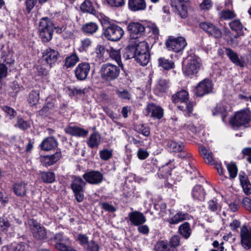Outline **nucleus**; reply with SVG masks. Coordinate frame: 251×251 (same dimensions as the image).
I'll return each instance as SVG.
<instances>
[{"instance_id": "nucleus-1", "label": "nucleus", "mask_w": 251, "mask_h": 251, "mask_svg": "<svg viewBox=\"0 0 251 251\" xmlns=\"http://www.w3.org/2000/svg\"><path fill=\"white\" fill-rule=\"evenodd\" d=\"M101 24L103 28V34L107 40L118 41L121 39L124 34L121 27L104 20L101 22Z\"/></svg>"}, {"instance_id": "nucleus-2", "label": "nucleus", "mask_w": 251, "mask_h": 251, "mask_svg": "<svg viewBox=\"0 0 251 251\" xmlns=\"http://www.w3.org/2000/svg\"><path fill=\"white\" fill-rule=\"evenodd\" d=\"M188 93L182 90L172 96L173 101L177 105V107L181 111L186 112L190 115L192 113L193 110L194 103L189 101Z\"/></svg>"}, {"instance_id": "nucleus-3", "label": "nucleus", "mask_w": 251, "mask_h": 251, "mask_svg": "<svg viewBox=\"0 0 251 251\" xmlns=\"http://www.w3.org/2000/svg\"><path fill=\"white\" fill-rule=\"evenodd\" d=\"M55 27L50 19L43 17L41 19L38 31L43 42H47L52 39L53 31Z\"/></svg>"}, {"instance_id": "nucleus-4", "label": "nucleus", "mask_w": 251, "mask_h": 251, "mask_svg": "<svg viewBox=\"0 0 251 251\" xmlns=\"http://www.w3.org/2000/svg\"><path fill=\"white\" fill-rule=\"evenodd\" d=\"M201 64V61L198 56L195 55L189 56L186 64L183 67V74L190 77L195 76L199 72Z\"/></svg>"}, {"instance_id": "nucleus-5", "label": "nucleus", "mask_w": 251, "mask_h": 251, "mask_svg": "<svg viewBox=\"0 0 251 251\" xmlns=\"http://www.w3.org/2000/svg\"><path fill=\"white\" fill-rule=\"evenodd\" d=\"M101 78L108 81H113L118 77L120 73L119 66L107 63L102 65L100 69Z\"/></svg>"}, {"instance_id": "nucleus-6", "label": "nucleus", "mask_w": 251, "mask_h": 251, "mask_svg": "<svg viewBox=\"0 0 251 251\" xmlns=\"http://www.w3.org/2000/svg\"><path fill=\"white\" fill-rule=\"evenodd\" d=\"M251 119V111L244 109L236 112L230 120L231 124L234 126H241L249 123Z\"/></svg>"}, {"instance_id": "nucleus-7", "label": "nucleus", "mask_w": 251, "mask_h": 251, "mask_svg": "<svg viewBox=\"0 0 251 251\" xmlns=\"http://www.w3.org/2000/svg\"><path fill=\"white\" fill-rule=\"evenodd\" d=\"M86 182L80 177H75L72 181L71 188L75 199L78 202H82L84 198V192Z\"/></svg>"}, {"instance_id": "nucleus-8", "label": "nucleus", "mask_w": 251, "mask_h": 251, "mask_svg": "<svg viewBox=\"0 0 251 251\" xmlns=\"http://www.w3.org/2000/svg\"><path fill=\"white\" fill-rule=\"evenodd\" d=\"M166 46L169 50L179 52L184 49L187 45L186 41L183 37L174 38L170 37L166 42Z\"/></svg>"}, {"instance_id": "nucleus-9", "label": "nucleus", "mask_w": 251, "mask_h": 251, "mask_svg": "<svg viewBox=\"0 0 251 251\" xmlns=\"http://www.w3.org/2000/svg\"><path fill=\"white\" fill-rule=\"evenodd\" d=\"M30 229L33 237L38 240H44L47 237V232L44 226L36 221L32 220L29 222Z\"/></svg>"}, {"instance_id": "nucleus-10", "label": "nucleus", "mask_w": 251, "mask_h": 251, "mask_svg": "<svg viewBox=\"0 0 251 251\" xmlns=\"http://www.w3.org/2000/svg\"><path fill=\"white\" fill-rule=\"evenodd\" d=\"M54 240L56 242L55 248L60 251H75L72 248L69 239L67 238H64L62 234L56 233L54 236Z\"/></svg>"}, {"instance_id": "nucleus-11", "label": "nucleus", "mask_w": 251, "mask_h": 251, "mask_svg": "<svg viewBox=\"0 0 251 251\" xmlns=\"http://www.w3.org/2000/svg\"><path fill=\"white\" fill-rule=\"evenodd\" d=\"M200 27L209 35L216 38L222 37V33L220 29L212 23L207 22H201L200 24Z\"/></svg>"}, {"instance_id": "nucleus-12", "label": "nucleus", "mask_w": 251, "mask_h": 251, "mask_svg": "<svg viewBox=\"0 0 251 251\" xmlns=\"http://www.w3.org/2000/svg\"><path fill=\"white\" fill-rule=\"evenodd\" d=\"M127 30L130 37L135 39L140 37L144 33L145 27L140 23L131 22L127 26Z\"/></svg>"}, {"instance_id": "nucleus-13", "label": "nucleus", "mask_w": 251, "mask_h": 251, "mask_svg": "<svg viewBox=\"0 0 251 251\" xmlns=\"http://www.w3.org/2000/svg\"><path fill=\"white\" fill-rule=\"evenodd\" d=\"M90 70V65L87 62H81L77 65L75 70V74L76 78L79 80H85Z\"/></svg>"}, {"instance_id": "nucleus-14", "label": "nucleus", "mask_w": 251, "mask_h": 251, "mask_svg": "<svg viewBox=\"0 0 251 251\" xmlns=\"http://www.w3.org/2000/svg\"><path fill=\"white\" fill-rule=\"evenodd\" d=\"M213 85L208 79H204L200 82L196 87V94L197 96L202 97L212 92Z\"/></svg>"}, {"instance_id": "nucleus-15", "label": "nucleus", "mask_w": 251, "mask_h": 251, "mask_svg": "<svg viewBox=\"0 0 251 251\" xmlns=\"http://www.w3.org/2000/svg\"><path fill=\"white\" fill-rule=\"evenodd\" d=\"M83 177L88 183L94 185L100 183L103 180L102 174L97 171L87 172L83 175Z\"/></svg>"}, {"instance_id": "nucleus-16", "label": "nucleus", "mask_w": 251, "mask_h": 251, "mask_svg": "<svg viewBox=\"0 0 251 251\" xmlns=\"http://www.w3.org/2000/svg\"><path fill=\"white\" fill-rule=\"evenodd\" d=\"M241 244L246 249L251 248V228L246 226L241 227L240 230Z\"/></svg>"}, {"instance_id": "nucleus-17", "label": "nucleus", "mask_w": 251, "mask_h": 251, "mask_svg": "<svg viewBox=\"0 0 251 251\" xmlns=\"http://www.w3.org/2000/svg\"><path fill=\"white\" fill-rule=\"evenodd\" d=\"M59 56V52L51 48L47 49L43 52V58L50 67L57 61Z\"/></svg>"}, {"instance_id": "nucleus-18", "label": "nucleus", "mask_w": 251, "mask_h": 251, "mask_svg": "<svg viewBox=\"0 0 251 251\" xmlns=\"http://www.w3.org/2000/svg\"><path fill=\"white\" fill-rule=\"evenodd\" d=\"M185 3L179 0H171V5L175 8V12L182 18H185L187 16V8Z\"/></svg>"}, {"instance_id": "nucleus-19", "label": "nucleus", "mask_w": 251, "mask_h": 251, "mask_svg": "<svg viewBox=\"0 0 251 251\" xmlns=\"http://www.w3.org/2000/svg\"><path fill=\"white\" fill-rule=\"evenodd\" d=\"M55 31L58 34H62L64 39L71 38L74 34V28L72 25H63L61 26H58L55 28Z\"/></svg>"}, {"instance_id": "nucleus-20", "label": "nucleus", "mask_w": 251, "mask_h": 251, "mask_svg": "<svg viewBox=\"0 0 251 251\" xmlns=\"http://www.w3.org/2000/svg\"><path fill=\"white\" fill-rule=\"evenodd\" d=\"M146 110L149 113H151V117L158 119H161L164 115V110L163 108L153 103L148 104Z\"/></svg>"}, {"instance_id": "nucleus-21", "label": "nucleus", "mask_w": 251, "mask_h": 251, "mask_svg": "<svg viewBox=\"0 0 251 251\" xmlns=\"http://www.w3.org/2000/svg\"><path fill=\"white\" fill-rule=\"evenodd\" d=\"M128 216L131 223L135 226H138L146 221L145 216L141 212L134 211L129 213Z\"/></svg>"}, {"instance_id": "nucleus-22", "label": "nucleus", "mask_w": 251, "mask_h": 251, "mask_svg": "<svg viewBox=\"0 0 251 251\" xmlns=\"http://www.w3.org/2000/svg\"><path fill=\"white\" fill-rule=\"evenodd\" d=\"M61 157V151H57L53 154L41 157L40 160L44 166L48 167L55 163Z\"/></svg>"}, {"instance_id": "nucleus-23", "label": "nucleus", "mask_w": 251, "mask_h": 251, "mask_svg": "<svg viewBox=\"0 0 251 251\" xmlns=\"http://www.w3.org/2000/svg\"><path fill=\"white\" fill-rule=\"evenodd\" d=\"M57 145V141L55 138L48 137L43 140L40 146L42 150L49 151L55 149Z\"/></svg>"}, {"instance_id": "nucleus-24", "label": "nucleus", "mask_w": 251, "mask_h": 251, "mask_svg": "<svg viewBox=\"0 0 251 251\" xmlns=\"http://www.w3.org/2000/svg\"><path fill=\"white\" fill-rule=\"evenodd\" d=\"M190 216L187 214L178 211L175 214L169 217L167 221L171 225L177 224L184 220H189Z\"/></svg>"}, {"instance_id": "nucleus-25", "label": "nucleus", "mask_w": 251, "mask_h": 251, "mask_svg": "<svg viewBox=\"0 0 251 251\" xmlns=\"http://www.w3.org/2000/svg\"><path fill=\"white\" fill-rule=\"evenodd\" d=\"M65 131L67 134L78 137H85L88 133V130L77 126H68Z\"/></svg>"}, {"instance_id": "nucleus-26", "label": "nucleus", "mask_w": 251, "mask_h": 251, "mask_svg": "<svg viewBox=\"0 0 251 251\" xmlns=\"http://www.w3.org/2000/svg\"><path fill=\"white\" fill-rule=\"evenodd\" d=\"M128 7L133 11L144 10L146 7L145 0H129Z\"/></svg>"}, {"instance_id": "nucleus-27", "label": "nucleus", "mask_w": 251, "mask_h": 251, "mask_svg": "<svg viewBox=\"0 0 251 251\" xmlns=\"http://www.w3.org/2000/svg\"><path fill=\"white\" fill-rule=\"evenodd\" d=\"M15 194L20 197H24L26 195L27 188L26 184L24 182L15 183L13 186Z\"/></svg>"}, {"instance_id": "nucleus-28", "label": "nucleus", "mask_w": 251, "mask_h": 251, "mask_svg": "<svg viewBox=\"0 0 251 251\" xmlns=\"http://www.w3.org/2000/svg\"><path fill=\"white\" fill-rule=\"evenodd\" d=\"M166 142V147L170 151L179 152L184 149V145L181 142L177 143L170 140H167Z\"/></svg>"}, {"instance_id": "nucleus-29", "label": "nucleus", "mask_w": 251, "mask_h": 251, "mask_svg": "<svg viewBox=\"0 0 251 251\" xmlns=\"http://www.w3.org/2000/svg\"><path fill=\"white\" fill-rule=\"evenodd\" d=\"M192 195L194 199L203 201L204 200L205 192L201 186L197 185L194 187L192 190Z\"/></svg>"}, {"instance_id": "nucleus-30", "label": "nucleus", "mask_w": 251, "mask_h": 251, "mask_svg": "<svg viewBox=\"0 0 251 251\" xmlns=\"http://www.w3.org/2000/svg\"><path fill=\"white\" fill-rule=\"evenodd\" d=\"M230 28L236 32V34L233 36L234 38H237L243 34V26L238 20H235L229 24Z\"/></svg>"}, {"instance_id": "nucleus-31", "label": "nucleus", "mask_w": 251, "mask_h": 251, "mask_svg": "<svg viewBox=\"0 0 251 251\" xmlns=\"http://www.w3.org/2000/svg\"><path fill=\"white\" fill-rule=\"evenodd\" d=\"M200 152L206 163L209 164H214V160L212 152L211 151L204 147H201L200 149Z\"/></svg>"}, {"instance_id": "nucleus-32", "label": "nucleus", "mask_w": 251, "mask_h": 251, "mask_svg": "<svg viewBox=\"0 0 251 251\" xmlns=\"http://www.w3.org/2000/svg\"><path fill=\"white\" fill-rule=\"evenodd\" d=\"M158 66L165 70H169L175 67L174 62L169 59L161 57L158 59Z\"/></svg>"}, {"instance_id": "nucleus-33", "label": "nucleus", "mask_w": 251, "mask_h": 251, "mask_svg": "<svg viewBox=\"0 0 251 251\" xmlns=\"http://www.w3.org/2000/svg\"><path fill=\"white\" fill-rule=\"evenodd\" d=\"M241 184L245 193L249 195L251 194V183L245 175H239Z\"/></svg>"}, {"instance_id": "nucleus-34", "label": "nucleus", "mask_w": 251, "mask_h": 251, "mask_svg": "<svg viewBox=\"0 0 251 251\" xmlns=\"http://www.w3.org/2000/svg\"><path fill=\"white\" fill-rule=\"evenodd\" d=\"M225 51L226 54L232 62L237 65L243 66L242 62L240 61L237 54L235 52L229 48H226Z\"/></svg>"}, {"instance_id": "nucleus-35", "label": "nucleus", "mask_w": 251, "mask_h": 251, "mask_svg": "<svg viewBox=\"0 0 251 251\" xmlns=\"http://www.w3.org/2000/svg\"><path fill=\"white\" fill-rule=\"evenodd\" d=\"M98 25L94 22L86 23L82 27V31L88 35L94 34L98 30Z\"/></svg>"}, {"instance_id": "nucleus-36", "label": "nucleus", "mask_w": 251, "mask_h": 251, "mask_svg": "<svg viewBox=\"0 0 251 251\" xmlns=\"http://www.w3.org/2000/svg\"><path fill=\"white\" fill-rule=\"evenodd\" d=\"M100 142V136L97 133H92L87 140V145L91 148L98 147Z\"/></svg>"}, {"instance_id": "nucleus-37", "label": "nucleus", "mask_w": 251, "mask_h": 251, "mask_svg": "<svg viewBox=\"0 0 251 251\" xmlns=\"http://www.w3.org/2000/svg\"><path fill=\"white\" fill-rule=\"evenodd\" d=\"M79 58L76 53H73L65 59V66L67 68H72L79 61Z\"/></svg>"}, {"instance_id": "nucleus-38", "label": "nucleus", "mask_w": 251, "mask_h": 251, "mask_svg": "<svg viewBox=\"0 0 251 251\" xmlns=\"http://www.w3.org/2000/svg\"><path fill=\"white\" fill-rule=\"evenodd\" d=\"M178 231L179 234L185 239H188L190 236L192 232L189 223L185 222L181 224L179 226Z\"/></svg>"}, {"instance_id": "nucleus-39", "label": "nucleus", "mask_w": 251, "mask_h": 251, "mask_svg": "<svg viewBox=\"0 0 251 251\" xmlns=\"http://www.w3.org/2000/svg\"><path fill=\"white\" fill-rule=\"evenodd\" d=\"M213 115H217L220 114L223 121H225L227 116V113L225 107L222 104H218L213 110Z\"/></svg>"}, {"instance_id": "nucleus-40", "label": "nucleus", "mask_w": 251, "mask_h": 251, "mask_svg": "<svg viewBox=\"0 0 251 251\" xmlns=\"http://www.w3.org/2000/svg\"><path fill=\"white\" fill-rule=\"evenodd\" d=\"M136 49L135 46L131 45L126 47L124 50L123 57L126 59L135 58Z\"/></svg>"}, {"instance_id": "nucleus-41", "label": "nucleus", "mask_w": 251, "mask_h": 251, "mask_svg": "<svg viewBox=\"0 0 251 251\" xmlns=\"http://www.w3.org/2000/svg\"><path fill=\"white\" fill-rule=\"evenodd\" d=\"M109 55L110 57L115 60L119 66H122L123 64L121 61V55L120 50H116L111 48L109 51Z\"/></svg>"}, {"instance_id": "nucleus-42", "label": "nucleus", "mask_w": 251, "mask_h": 251, "mask_svg": "<svg viewBox=\"0 0 251 251\" xmlns=\"http://www.w3.org/2000/svg\"><path fill=\"white\" fill-rule=\"evenodd\" d=\"M136 49V53H149V47L148 43L145 41L139 42L135 47Z\"/></svg>"}, {"instance_id": "nucleus-43", "label": "nucleus", "mask_w": 251, "mask_h": 251, "mask_svg": "<svg viewBox=\"0 0 251 251\" xmlns=\"http://www.w3.org/2000/svg\"><path fill=\"white\" fill-rule=\"evenodd\" d=\"M135 60L142 66L146 65L150 60V53L136 54Z\"/></svg>"}, {"instance_id": "nucleus-44", "label": "nucleus", "mask_w": 251, "mask_h": 251, "mask_svg": "<svg viewBox=\"0 0 251 251\" xmlns=\"http://www.w3.org/2000/svg\"><path fill=\"white\" fill-rule=\"evenodd\" d=\"M40 176L45 183H52L55 180V175L51 172H42L40 174Z\"/></svg>"}, {"instance_id": "nucleus-45", "label": "nucleus", "mask_w": 251, "mask_h": 251, "mask_svg": "<svg viewBox=\"0 0 251 251\" xmlns=\"http://www.w3.org/2000/svg\"><path fill=\"white\" fill-rule=\"evenodd\" d=\"M39 100V91L38 90H33L29 94L28 98V103L31 105H35Z\"/></svg>"}, {"instance_id": "nucleus-46", "label": "nucleus", "mask_w": 251, "mask_h": 251, "mask_svg": "<svg viewBox=\"0 0 251 251\" xmlns=\"http://www.w3.org/2000/svg\"><path fill=\"white\" fill-rule=\"evenodd\" d=\"M113 154L112 149H103L100 151L99 154L100 158L103 161H107L110 159Z\"/></svg>"}, {"instance_id": "nucleus-47", "label": "nucleus", "mask_w": 251, "mask_h": 251, "mask_svg": "<svg viewBox=\"0 0 251 251\" xmlns=\"http://www.w3.org/2000/svg\"><path fill=\"white\" fill-rule=\"evenodd\" d=\"M135 130L145 136L148 137L150 135V128L147 125L140 124L136 126Z\"/></svg>"}, {"instance_id": "nucleus-48", "label": "nucleus", "mask_w": 251, "mask_h": 251, "mask_svg": "<svg viewBox=\"0 0 251 251\" xmlns=\"http://www.w3.org/2000/svg\"><path fill=\"white\" fill-rule=\"evenodd\" d=\"M220 17L225 20H228L233 19L236 17L234 12L230 10H223L220 13Z\"/></svg>"}, {"instance_id": "nucleus-49", "label": "nucleus", "mask_w": 251, "mask_h": 251, "mask_svg": "<svg viewBox=\"0 0 251 251\" xmlns=\"http://www.w3.org/2000/svg\"><path fill=\"white\" fill-rule=\"evenodd\" d=\"M80 9L82 11L87 12L90 13L94 12V9L92 5V3L88 0H85L81 5Z\"/></svg>"}, {"instance_id": "nucleus-50", "label": "nucleus", "mask_w": 251, "mask_h": 251, "mask_svg": "<svg viewBox=\"0 0 251 251\" xmlns=\"http://www.w3.org/2000/svg\"><path fill=\"white\" fill-rule=\"evenodd\" d=\"M92 43V41L89 38L81 40L78 48L80 52L86 51L88 48L91 47Z\"/></svg>"}, {"instance_id": "nucleus-51", "label": "nucleus", "mask_w": 251, "mask_h": 251, "mask_svg": "<svg viewBox=\"0 0 251 251\" xmlns=\"http://www.w3.org/2000/svg\"><path fill=\"white\" fill-rule=\"evenodd\" d=\"M54 111V105L52 103L49 102L40 110L39 113L42 115H48Z\"/></svg>"}, {"instance_id": "nucleus-52", "label": "nucleus", "mask_w": 251, "mask_h": 251, "mask_svg": "<svg viewBox=\"0 0 251 251\" xmlns=\"http://www.w3.org/2000/svg\"><path fill=\"white\" fill-rule=\"evenodd\" d=\"M116 94L118 97L122 100H130L131 95L128 90L124 89H120L116 90Z\"/></svg>"}, {"instance_id": "nucleus-53", "label": "nucleus", "mask_w": 251, "mask_h": 251, "mask_svg": "<svg viewBox=\"0 0 251 251\" xmlns=\"http://www.w3.org/2000/svg\"><path fill=\"white\" fill-rule=\"evenodd\" d=\"M226 167L229 174V177L231 178H234L237 176L238 171L236 165L233 163H230L227 164Z\"/></svg>"}, {"instance_id": "nucleus-54", "label": "nucleus", "mask_w": 251, "mask_h": 251, "mask_svg": "<svg viewBox=\"0 0 251 251\" xmlns=\"http://www.w3.org/2000/svg\"><path fill=\"white\" fill-rule=\"evenodd\" d=\"M86 91H87V89L86 88L81 89L76 87L73 89H70L69 94L71 96H82V95L85 94Z\"/></svg>"}, {"instance_id": "nucleus-55", "label": "nucleus", "mask_w": 251, "mask_h": 251, "mask_svg": "<svg viewBox=\"0 0 251 251\" xmlns=\"http://www.w3.org/2000/svg\"><path fill=\"white\" fill-rule=\"evenodd\" d=\"M27 245L23 242L19 244H13V251H27Z\"/></svg>"}, {"instance_id": "nucleus-56", "label": "nucleus", "mask_w": 251, "mask_h": 251, "mask_svg": "<svg viewBox=\"0 0 251 251\" xmlns=\"http://www.w3.org/2000/svg\"><path fill=\"white\" fill-rule=\"evenodd\" d=\"M17 125L19 128L23 130L27 129L30 126L29 121H25L22 119H18Z\"/></svg>"}, {"instance_id": "nucleus-57", "label": "nucleus", "mask_w": 251, "mask_h": 251, "mask_svg": "<svg viewBox=\"0 0 251 251\" xmlns=\"http://www.w3.org/2000/svg\"><path fill=\"white\" fill-rule=\"evenodd\" d=\"M2 110L5 112L6 116L9 117V119H12L16 115V112L11 107L7 106H5L2 107Z\"/></svg>"}, {"instance_id": "nucleus-58", "label": "nucleus", "mask_w": 251, "mask_h": 251, "mask_svg": "<svg viewBox=\"0 0 251 251\" xmlns=\"http://www.w3.org/2000/svg\"><path fill=\"white\" fill-rule=\"evenodd\" d=\"M180 238L179 235H174L171 237L170 240V245L172 247H176L180 245Z\"/></svg>"}, {"instance_id": "nucleus-59", "label": "nucleus", "mask_w": 251, "mask_h": 251, "mask_svg": "<svg viewBox=\"0 0 251 251\" xmlns=\"http://www.w3.org/2000/svg\"><path fill=\"white\" fill-rule=\"evenodd\" d=\"M107 3L111 6H122L124 3V0H106Z\"/></svg>"}, {"instance_id": "nucleus-60", "label": "nucleus", "mask_w": 251, "mask_h": 251, "mask_svg": "<svg viewBox=\"0 0 251 251\" xmlns=\"http://www.w3.org/2000/svg\"><path fill=\"white\" fill-rule=\"evenodd\" d=\"M7 70L8 68L5 64L0 63V80L6 77Z\"/></svg>"}, {"instance_id": "nucleus-61", "label": "nucleus", "mask_w": 251, "mask_h": 251, "mask_svg": "<svg viewBox=\"0 0 251 251\" xmlns=\"http://www.w3.org/2000/svg\"><path fill=\"white\" fill-rule=\"evenodd\" d=\"M158 88L161 92H165L168 87V82L165 79H159L158 82Z\"/></svg>"}, {"instance_id": "nucleus-62", "label": "nucleus", "mask_w": 251, "mask_h": 251, "mask_svg": "<svg viewBox=\"0 0 251 251\" xmlns=\"http://www.w3.org/2000/svg\"><path fill=\"white\" fill-rule=\"evenodd\" d=\"M158 251H173L168 246L167 243L161 241L157 244Z\"/></svg>"}, {"instance_id": "nucleus-63", "label": "nucleus", "mask_w": 251, "mask_h": 251, "mask_svg": "<svg viewBox=\"0 0 251 251\" xmlns=\"http://www.w3.org/2000/svg\"><path fill=\"white\" fill-rule=\"evenodd\" d=\"M101 205L104 210L108 212H114L116 211V208L113 205L107 202H102Z\"/></svg>"}, {"instance_id": "nucleus-64", "label": "nucleus", "mask_w": 251, "mask_h": 251, "mask_svg": "<svg viewBox=\"0 0 251 251\" xmlns=\"http://www.w3.org/2000/svg\"><path fill=\"white\" fill-rule=\"evenodd\" d=\"M243 205L244 207L251 213V199L249 198H245L242 201Z\"/></svg>"}]
</instances>
